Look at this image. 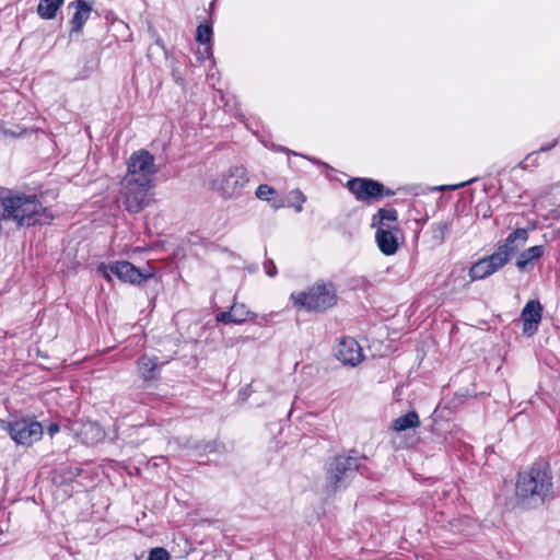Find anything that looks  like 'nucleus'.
Instances as JSON below:
<instances>
[{"label":"nucleus","instance_id":"obj_1","mask_svg":"<svg viewBox=\"0 0 560 560\" xmlns=\"http://www.w3.org/2000/svg\"><path fill=\"white\" fill-rule=\"evenodd\" d=\"M51 219L35 195L2 191L0 196V231L3 223L13 222L16 228L42 224Z\"/></svg>","mask_w":560,"mask_h":560},{"label":"nucleus","instance_id":"obj_2","mask_svg":"<svg viewBox=\"0 0 560 560\" xmlns=\"http://www.w3.org/2000/svg\"><path fill=\"white\" fill-rule=\"evenodd\" d=\"M365 459V455L360 454L357 450H350L345 454L337 455L328 466V482L334 487H348L350 479L358 471L361 472L365 468L362 464Z\"/></svg>","mask_w":560,"mask_h":560},{"label":"nucleus","instance_id":"obj_3","mask_svg":"<svg viewBox=\"0 0 560 560\" xmlns=\"http://www.w3.org/2000/svg\"><path fill=\"white\" fill-rule=\"evenodd\" d=\"M294 306L307 311L323 312L337 302L336 290L331 283H317L307 291L291 294Z\"/></svg>","mask_w":560,"mask_h":560},{"label":"nucleus","instance_id":"obj_4","mask_svg":"<svg viewBox=\"0 0 560 560\" xmlns=\"http://www.w3.org/2000/svg\"><path fill=\"white\" fill-rule=\"evenodd\" d=\"M552 487V472L549 464L537 460L517 474V490H549Z\"/></svg>","mask_w":560,"mask_h":560},{"label":"nucleus","instance_id":"obj_5","mask_svg":"<svg viewBox=\"0 0 560 560\" xmlns=\"http://www.w3.org/2000/svg\"><path fill=\"white\" fill-rule=\"evenodd\" d=\"M249 182L247 170L242 165L231 166L219 180L213 182V189L224 199H236L242 196Z\"/></svg>","mask_w":560,"mask_h":560},{"label":"nucleus","instance_id":"obj_6","mask_svg":"<svg viewBox=\"0 0 560 560\" xmlns=\"http://www.w3.org/2000/svg\"><path fill=\"white\" fill-rule=\"evenodd\" d=\"M151 187L152 184L124 177L120 194L125 208L130 213L143 210L150 202L148 192Z\"/></svg>","mask_w":560,"mask_h":560},{"label":"nucleus","instance_id":"obj_7","mask_svg":"<svg viewBox=\"0 0 560 560\" xmlns=\"http://www.w3.org/2000/svg\"><path fill=\"white\" fill-rule=\"evenodd\" d=\"M1 427L16 444L21 445H31L39 441L43 435L42 424L32 419H20L12 422L1 421Z\"/></svg>","mask_w":560,"mask_h":560},{"label":"nucleus","instance_id":"obj_8","mask_svg":"<svg viewBox=\"0 0 560 560\" xmlns=\"http://www.w3.org/2000/svg\"><path fill=\"white\" fill-rule=\"evenodd\" d=\"M97 272L108 281L112 280V276H115L119 280L131 284H140L141 282L152 277V273L143 272L131 262L126 260L116 261L108 265L101 264L97 268Z\"/></svg>","mask_w":560,"mask_h":560},{"label":"nucleus","instance_id":"obj_9","mask_svg":"<svg viewBox=\"0 0 560 560\" xmlns=\"http://www.w3.org/2000/svg\"><path fill=\"white\" fill-rule=\"evenodd\" d=\"M156 173L154 158L145 150L135 152L128 162V172L125 178L152 184Z\"/></svg>","mask_w":560,"mask_h":560},{"label":"nucleus","instance_id":"obj_10","mask_svg":"<svg viewBox=\"0 0 560 560\" xmlns=\"http://www.w3.org/2000/svg\"><path fill=\"white\" fill-rule=\"evenodd\" d=\"M348 189L359 201L371 202L383 196V184L369 178H352L347 183Z\"/></svg>","mask_w":560,"mask_h":560},{"label":"nucleus","instance_id":"obj_11","mask_svg":"<svg viewBox=\"0 0 560 560\" xmlns=\"http://www.w3.org/2000/svg\"><path fill=\"white\" fill-rule=\"evenodd\" d=\"M528 240V232L525 229H516L505 241L500 244L495 250V254L499 255L503 262L506 265L512 256H514Z\"/></svg>","mask_w":560,"mask_h":560},{"label":"nucleus","instance_id":"obj_12","mask_svg":"<svg viewBox=\"0 0 560 560\" xmlns=\"http://www.w3.org/2000/svg\"><path fill=\"white\" fill-rule=\"evenodd\" d=\"M336 358L343 364L354 366L363 360L362 348L353 338H342L336 348Z\"/></svg>","mask_w":560,"mask_h":560},{"label":"nucleus","instance_id":"obj_13","mask_svg":"<svg viewBox=\"0 0 560 560\" xmlns=\"http://www.w3.org/2000/svg\"><path fill=\"white\" fill-rule=\"evenodd\" d=\"M505 266L502 258L495 254V252L481 258L477 262H475L469 270V277L472 281L485 279L494 272L499 271Z\"/></svg>","mask_w":560,"mask_h":560},{"label":"nucleus","instance_id":"obj_14","mask_svg":"<svg viewBox=\"0 0 560 560\" xmlns=\"http://www.w3.org/2000/svg\"><path fill=\"white\" fill-rule=\"evenodd\" d=\"M523 320V332L526 336H533L542 318V305L539 301H528L521 314Z\"/></svg>","mask_w":560,"mask_h":560},{"label":"nucleus","instance_id":"obj_15","mask_svg":"<svg viewBox=\"0 0 560 560\" xmlns=\"http://www.w3.org/2000/svg\"><path fill=\"white\" fill-rule=\"evenodd\" d=\"M71 8L74 9V13L70 20V37L81 33L84 23L89 20L92 12V4L83 0H77L69 4V9Z\"/></svg>","mask_w":560,"mask_h":560},{"label":"nucleus","instance_id":"obj_16","mask_svg":"<svg viewBox=\"0 0 560 560\" xmlns=\"http://www.w3.org/2000/svg\"><path fill=\"white\" fill-rule=\"evenodd\" d=\"M164 362H159L156 357L141 355L137 362V370L140 377L145 381H155L160 376L161 366Z\"/></svg>","mask_w":560,"mask_h":560},{"label":"nucleus","instance_id":"obj_17","mask_svg":"<svg viewBox=\"0 0 560 560\" xmlns=\"http://www.w3.org/2000/svg\"><path fill=\"white\" fill-rule=\"evenodd\" d=\"M395 232H398V230H389L388 225H386V230L383 228L376 230L375 240L380 250L384 255H394L398 249L399 244Z\"/></svg>","mask_w":560,"mask_h":560},{"label":"nucleus","instance_id":"obj_18","mask_svg":"<svg viewBox=\"0 0 560 560\" xmlns=\"http://www.w3.org/2000/svg\"><path fill=\"white\" fill-rule=\"evenodd\" d=\"M552 499L550 492H521V497H516L521 511L530 510L541 505L546 500Z\"/></svg>","mask_w":560,"mask_h":560},{"label":"nucleus","instance_id":"obj_19","mask_svg":"<svg viewBox=\"0 0 560 560\" xmlns=\"http://www.w3.org/2000/svg\"><path fill=\"white\" fill-rule=\"evenodd\" d=\"M396 221L397 211L395 209H380L373 217L372 226L376 230H380V228L386 230V225H388L389 230H398Z\"/></svg>","mask_w":560,"mask_h":560},{"label":"nucleus","instance_id":"obj_20","mask_svg":"<svg viewBox=\"0 0 560 560\" xmlns=\"http://www.w3.org/2000/svg\"><path fill=\"white\" fill-rule=\"evenodd\" d=\"M454 218L446 219L444 221L435 222L431 225L430 233L431 238L436 245L444 243L453 226Z\"/></svg>","mask_w":560,"mask_h":560},{"label":"nucleus","instance_id":"obj_21","mask_svg":"<svg viewBox=\"0 0 560 560\" xmlns=\"http://www.w3.org/2000/svg\"><path fill=\"white\" fill-rule=\"evenodd\" d=\"M544 254V246L537 245L529 247L522 253L518 254L516 266L518 269L523 270L534 260L540 258Z\"/></svg>","mask_w":560,"mask_h":560},{"label":"nucleus","instance_id":"obj_22","mask_svg":"<svg viewBox=\"0 0 560 560\" xmlns=\"http://www.w3.org/2000/svg\"><path fill=\"white\" fill-rule=\"evenodd\" d=\"M419 424H420V420H419L418 413L416 411H409L408 413L398 417L393 422V429L396 432H402L408 429L417 428V427H419Z\"/></svg>","mask_w":560,"mask_h":560},{"label":"nucleus","instance_id":"obj_23","mask_svg":"<svg viewBox=\"0 0 560 560\" xmlns=\"http://www.w3.org/2000/svg\"><path fill=\"white\" fill-rule=\"evenodd\" d=\"M63 1L65 0H40L37 7V13L45 20L54 19Z\"/></svg>","mask_w":560,"mask_h":560},{"label":"nucleus","instance_id":"obj_24","mask_svg":"<svg viewBox=\"0 0 560 560\" xmlns=\"http://www.w3.org/2000/svg\"><path fill=\"white\" fill-rule=\"evenodd\" d=\"M230 310L232 313L233 324H242L250 315V312L246 308L244 304L234 303Z\"/></svg>","mask_w":560,"mask_h":560},{"label":"nucleus","instance_id":"obj_25","mask_svg":"<svg viewBox=\"0 0 560 560\" xmlns=\"http://www.w3.org/2000/svg\"><path fill=\"white\" fill-rule=\"evenodd\" d=\"M212 28L207 24H200L196 31V39L200 44H209L211 40Z\"/></svg>","mask_w":560,"mask_h":560},{"label":"nucleus","instance_id":"obj_26","mask_svg":"<svg viewBox=\"0 0 560 560\" xmlns=\"http://www.w3.org/2000/svg\"><path fill=\"white\" fill-rule=\"evenodd\" d=\"M509 495L504 497L503 500H504V504H505V509L508 511H521V505L520 504H516L518 503L516 500V497H521V492H508Z\"/></svg>","mask_w":560,"mask_h":560},{"label":"nucleus","instance_id":"obj_27","mask_svg":"<svg viewBox=\"0 0 560 560\" xmlns=\"http://www.w3.org/2000/svg\"><path fill=\"white\" fill-rule=\"evenodd\" d=\"M148 560H171V555L165 548L155 547L150 550Z\"/></svg>","mask_w":560,"mask_h":560},{"label":"nucleus","instance_id":"obj_28","mask_svg":"<svg viewBox=\"0 0 560 560\" xmlns=\"http://www.w3.org/2000/svg\"><path fill=\"white\" fill-rule=\"evenodd\" d=\"M538 165V152H532L518 164L523 170L536 167Z\"/></svg>","mask_w":560,"mask_h":560},{"label":"nucleus","instance_id":"obj_29","mask_svg":"<svg viewBox=\"0 0 560 560\" xmlns=\"http://www.w3.org/2000/svg\"><path fill=\"white\" fill-rule=\"evenodd\" d=\"M272 194H275V189L266 184L259 185L256 190V197L260 200H268Z\"/></svg>","mask_w":560,"mask_h":560},{"label":"nucleus","instance_id":"obj_30","mask_svg":"<svg viewBox=\"0 0 560 560\" xmlns=\"http://www.w3.org/2000/svg\"><path fill=\"white\" fill-rule=\"evenodd\" d=\"M264 269H265V272L271 278H273L277 275V267H276L273 260H271V259H268L265 261Z\"/></svg>","mask_w":560,"mask_h":560},{"label":"nucleus","instance_id":"obj_31","mask_svg":"<svg viewBox=\"0 0 560 560\" xmlns=\"http://www.w3.org/2000/svg\"><path fill=\"white\" fill-rule=\"evenodd\" d=\"M291 195L298 201V206L295 207V210L298 212L302 211V205L305 201V197L303 196V194L300 190H293V191H291Z\"/></svg>","mask_w":560,"mask_h":560},{"label":"nucleus","instance_id":"obj_32","mask_svg":"<svg viewBox=\"0 0 560 560\" xmlns=\"http://www.w3.org/2000/svg\"><path fill=\"white\" fill-rule=\"evenodd\" d=\"M217 320L222 322L224 324H231L232 322V313L231 310L226 312H221L217 315Z\"/></svg>","mask_w":560,"mask_h":560},{"label":"nucleus","instance_id":"obj_33","mask_svg":"<svg viewBox=\"0 0 560 560\" xmlns=\"http://www.w3.org/2000/svg\"><path fill=\"white\" fill-rule=\"evenodd\" d=\"M58 430H59V427H58V424H56V423H52V424H50V425L48 427V432H49V434H50V435H52V434H55L56 432H58Z\"/></svg>","mask_w":560,"mask_h":560},{"label":"nucleus","instance_id":"obj_34","mask_svg":"<svg viewBox=\"0 0 560 560\" xmlns=\"http://www.w3.org/2000/svg\"><path fill=\"white\" fill-rule=\"evenodd\" d=\"M553 145H555V144H550V145L542 147V148H540V150H539V151H537V152H538V153H539V152H546V151L550 150Z\"/></svg>","mask_w":560,"mask_h":560},{"label":"nucleus","instance_id":"obj_35","mask_svg":"<svg viewBox=\"0 0 560 560\" xmlns=\"http://www.w3.org/2000/svg\"><path fill=\"white\" fill-rule=\"evenodd\" d=\"M465 184H466V183H463V184H459V185L453 186V188L463 187Z\"/></svg>","mask_w":560,"mask_h":560},{"label":"nucleus","instance_id":"obj_36","mask_svg":"<svg viewBox=\"0 0 560 560\" xmlns=\"http://www.w3.org/2000/svg\"><path fill=\"white\" fill-rule=\"evenodd\" d=\"M207 447H210V452L212 451V445L211 444H208Z\"/></svg>","mask_w":560,"mask_h":560}]
</instances>
